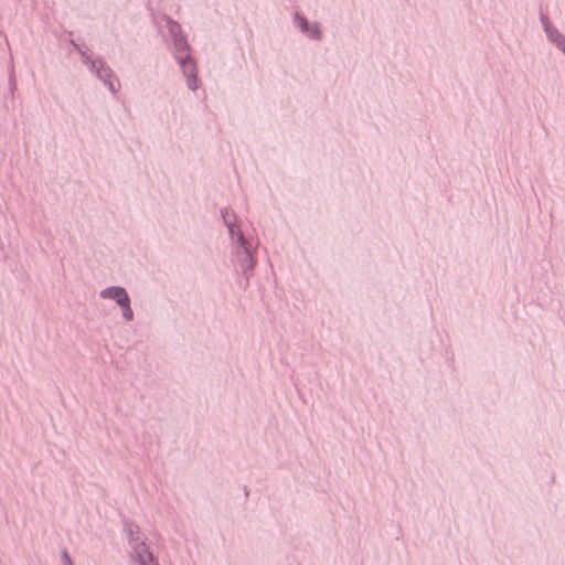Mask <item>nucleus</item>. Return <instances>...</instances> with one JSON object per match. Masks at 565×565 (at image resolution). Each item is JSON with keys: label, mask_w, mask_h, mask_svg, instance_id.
<instances>
[{"label": "nucleus", "mask_w": 565, "mask_h": 565, "mask_svg": "<svg viewBox=\"0 0 565 565\" xmlns=\"http://www.w3.org/2000/svg\"><path fill=\"white\" fill-rule=\"evenodd\" d=\"M135 553L137 555L139 565H157L153 561L152 554L148 551L143 543H139L135 546Z\"/></svg>", "instance_id": "2"}, {"label": "nucleus", "mask_w": 565, "mask_h": 565, "mask_svg": "<svg viewBox=\"0 0 565 565\" xmlns=\"http://www.w3.org/2000/svg\"><path fill=\"white\" fill-rule=\"evenodd\" d=\"M299 24L302 30L307 29V21L303 18H299Z\"/></svg>", "instance_id": "6"}, {"label": "nucleus", "mask_w": 565, "mask_h": 565, "mask_svg": "<svg viewBox=\"0 0 565 565\" xmlns=\"http://www.w3.org/2000/svg\"><path fill=\"white\" fill-rule=\"evenodd\" d=\"M63 559H64L65 565H74L66 551L63 553Z\"/></svg>", "instance_id": "5"}, {"label": "nucleus", "mask_w": 565, "mask_h": 565, "mask_svg": "<svg viewBox=\"0 0 565 565\" xmlns=\"http://www.w3.org/2000/svg\"><path fill=\"white\" fill-rule=\"evenodd\" d=\"M183 71L185 74L189 75V79H188L189 88L195 89L196 88V79L194 76V72H195L194 63L191 60L184 61L183 62Z\"/></svg>", "instance_id": "3"}, {"label": "nucleus", "mask_w": 565, "mask_h": 565, "mask_svg": "<svg viewBox=\"0 0 565 565\" xmlns=\"http://www.w3.org/2000/svg\"><path fill=\"white\" fill-rule=\"evenodd\" d=\"M546 32H548V34H550L551 32H553L554 34H555V33H557L556 31H550V29H546Z\"/></svg>", "instance_id": "7"}, {"label": "nucleus", "mask_w": 565, "mask_h": 565, "mask_svg": "<svg viewBox=\"0 0 565 565\" xmlns=\"http://www.w3.org/2000/svg\"><path fill=\"white\" fill-rule=\"evenodd\" d=\"M550 38L557 44V46L565 53V38H563L561 34L551 32Z\"/></svg>", "instance_id": "4"}, {"label": "nucleus", "mask_w": 565, "mask_h": 565, "mask_svg": "<svg viewBox=\"0 0 565 565\" xmlns=\"http://www.w3.org/2000/svg\"><path fill=\"white\" fill-rule=\"evenodd\" d=\"M102 298H110L117 301L122 308V315L126 320H131L134 312L130 308V299L126 290L121 287H110L100 291Z\"/></svg>", "instance_id": "1"}]
</instances>
